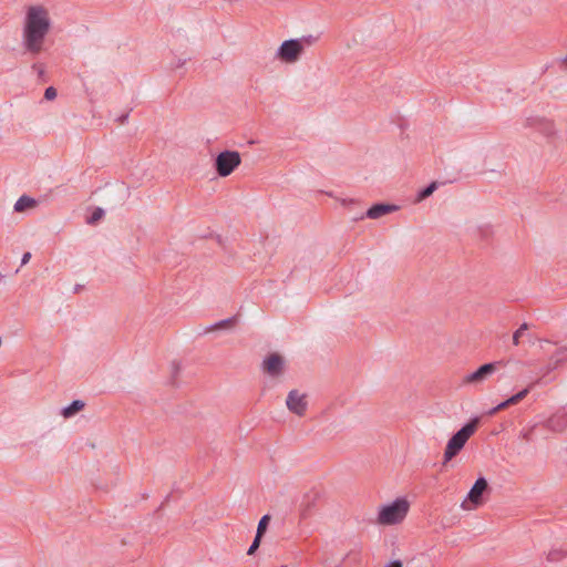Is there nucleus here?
I'll list each match as a JSON object with an SVG mask.
<instances>
[{"mask_svg": "<svg viewBox=\"0 0 567 567\" xmlns=\"http://www.w3.org/2000/svg\"><path fill=\"white\" fill-rule=\"evenodd\" d=\"M51 29L49 10L41 4L27 8L22 27V47L25 52L38 55L44 49Z\"/></svg>", "mask_w": 567, "mask_h": 567, "instance_id": "f257e3e1", "label": "nucleus"}, {"mask_svg": "<svg viewBox=\"0 0 567 567\" xmlns=\"http://www.w3.org/2000/svg\"><path fill=\"white\" fill-rule=\"evenodd\" d=\"M478 423L480 417H473L449 440L444 451V463L451 461L460 453L467 440L475 433Z\"/></svg>", "mask_w": 567, "mask_h": 567, "instance_id": "f03ea898", "label": "nucleus"}, {"mask_svg": "<svg viewBox=\"0 0 567 567\" xmlns=\"http://www.w3.org/2000/svg\"><path fill=\"white\" fill-rule=\"evenodd\" d=\"M410 504L404 497L396 498L391 504L383 506L378 514V523L381 525H395L408 515Z\"/></svg>", "mask_w": 567, "mask_h": 567, "instance_id": "7ed1b4c3", "label": "nucleus"}, {"mask_svg": "<svg viewBox=\"0 0 567 567\" xmlns=\"http://www.w3.org/2000/svg\"><path fill=\"white\" fill-rule=\"evenodd\" d=\"M241 163L237 151H224L215 159V169L220 177L229 176Z\"/></svg>", "mask_w": 567, "mask_h": 567, "instance_id": "20e7f679", "label": "nucleus"}, {"mask_svg": "<svg viewBox=\"0 0 567 567\" xmlns=\"http://www.w3.org/2000/svg\"><path fill=\"white\" fill-rule=\"evenodd\" d=\"M488 484L484 477H480L475 481L474 485L470 489L466 498L462 502L461 507L464 511H471L482 505L483 493L487 489Z\"/></svg>", "mask_w": 567, "mask_h": 567, "instance_id": "39448f33", "label": "nucleus"}, {"mask_svg": "<svg viewBox=\"0 0 567 567\" xmlns=\"http://www.w3.org/2000/svg\"><path fill=\"white\" fill-rule=\"evenodd\" d=\"M303 51V44L299 39L286 40L277 51V56L286 63H295Z\"/></svg>", "mask_w": 567, "mask_h": 567, "instance_id": "423d86ee", "label": "nucleus"}, {"mask_svg": "<svg viewBox=\"0 0 567 567\" xmlns=\"http://www.w3.org/2000/svg\"><path fill=\"white\" fill-rule=\"evenodd\" d=\"M502 362L495 361L481 365L476 371L466 374L463 378L464 384H480L484 382L489 375H492L497 367L501 365Z\"/></svg>", "mask_w": 567, "mask_h": 567, "instance_id": "0eeeda50", "label": "nucleus"}, {"mask_svg": "<svg viewBox=\"0 0 567 567\" xmlns=\"http://www.w3.org/2000/svg\"><path fill=\"white\" fill-rule=\"evenodd\" d=\"M286 405L291 413L302 416L305 415L308 406L307 398L299 391L291 390L288 393Z\"/></svg>", "mask_w": 567, "mask_h": 567, "instance_id": "6e6552de", "label": "nucleus"}, {"mask_svg": "<svg viewBox=\"0 0 567 567\" xmlns=\"http://www.w3.org/2000/svg\"><path fill=\"white\" fill-rule=\"evenodd\" d=\"M262 365L264 370L268 374H270L271 377H278L282 373L284 360L279 354L272 353L264 360Z\"/></svg>", "mask_w": 567, "mask_h": 567, "instance_id": "1a4fd4ad", "label": "nucleus"}, {"mask_svg": "<svg viewBox=\"0 0 567 567\" xmlns=\"http://www.w3.org/2000/svg\"><path fill=\"white\" fill-rule=\"evenodd\" d=\"M398 209H399V207L396 205L383 204V203L375 204L367 210L365 217L371 218V219H378L386 214L396 212Z\"/></svg>", "mask_w": 567, "mask_h": 567, "instance_id": "9d476101", "label": "nucleus"}, {"mask_svg": "<svg viewBox=\"0 0 567 567\" xmlns=\"http://www.w3.org/2000/svg\"><path fill=\"white\" fill-rule=\"evenodd\" d=\"M546 427L554 432H563L567 427V414L557 412L546 421Z\"/></svg>", "mask_w": 567, "mask_h": 567, "instance_id": "9b49d317", "label": "nucleus"}, {"mask_svg": "<svg viewBox=\"0 0 567 567\" xmlns=\"http://www.w3.org/2000/svg\"><path fill=\"white\" fill-rule=\"evenodd\" d=\"M84 405L85 404L83 401L74 400V401H72L71 404L63 408L61 413L65 419H69L71 416H73L75 413H78L79 411H81L84 408Z\"/></svg>", "mask_w": 567, "mask_h": 567, "instance_id": "f8f14e48", "label": "nucleus"}, {"mask_svg": "<svg viewBox=\"0 0 567 567\" xmlns=\"http://www.w3.org/2000/svg\"><path fill=\"white\" fill-rule=\"evenodd\" d=\"M35 200L29 196H21L14 204L16 212H23L25 208L34 206Z\"/></svg>", "mask_w": 567, "mask_h": 567, "instance_id": "ddd939ff", "label": "nucleus"}, {"mask_svg": "<svg viewBox=\"0 0 567 567\" xmlns=\"http://www.w3.org/2000/svg\"><path fill=\"white\" fill-rule=\"evenodd\" d=\"M437 188V184L435 182H432L430 185H427L425 188L421 189L416 195V202H422L425 198H427L430 195L433 194V192Z\"/></svg>", "mask_w": 567, "mask_h": 567, "instance_id": "4468645a", "label": "nucleus"}, {"mask_svg": "<svg viewBox=\"0 0 567 567\" xmlns=\"http://www.w3.org/2000/svg\"><path fill=\"white\" fill-rule=\"evenodd\" d=\"M269 520H270V516L269 515H264L259 523H258V526H257V532H256V535L259 536V537H262L264 534L266 533L267 530V526L269 524Z\"/></svg>", "mask_w": 567, "mask_h": 567, "instance_id": "2eb2a0df", "label": "nucleus"}, {"mask_svg": "<svg viewBox=\"0 0 567 567\" xmlns=\"http://www.w3.org/2000/svg\"><path fill=\"white\" fill-rule=\"evenodd\" d=\"M528 330V324L527 323H522L520 327L513 333V344L514 346H518L519 344V339L520 337L523 336V333Z\"/></svg>", "mask_w": 567, "mask_h": 567, "instance_id": "dca6fc26", "label": "nucleus"}, {"mask_svg": "<svg viewBox=\"0 0 567 567\" xmlns=\"http://www.w3.org/2000/svg\"><path fill=\"white\" fill-rule=\"evenodd\" d=\"M564 362H566V359H557L555 362L554 361H550L548 363V365H546L544 369H543V374L546 375L548 373H550L551 371L556 370L560 364H563Z\"/></svg>", "mask_w": 567, "mask_h": 567, "instance_id": "f3484780", "label": "nucleus"}, {"mask_svg": "<svg viewBox=\"0 0 567 567\" xmlns=\"http://www.w3.org/2000/svg\"><path fill=\"white\" fill-rule=\"evenodd\" d=\"M567 352V347H560L559 349L556 350V352L551 355L550 358V361H556L557 359H566L567 361V357L565 355V353Z\"/></svg>", "mask_w": 567, "mask_h": 567, "instance_id": "a211bd4d", "label": "nucleus"}, {"mask_svg": "<svg viewBox=\"0 0 567 567\" xmlns=\"http://www.w3.org/2000/svg\"><path fill=\"white\" fill-rule=\"evenodd\" d=\"M262 537H259V536H255L251 545L249 546L248 550H247V555H254L255 551L258 549L259 545H260V540H261Z\"/></svg>", "mask_w": 567, "mask_h": 567, "instance_id": "6ab92c4d", "label": "nucleus"}, {"mask_svg": "<svg viewBox=\"0 0 567 567\" xmlns=\"http://www.w3.org/2000/svg\"><path fill=\"white\" fill-rule=\"evenodd\" d=\"M534 384L535 383H530L527 388H525L522 391H519L516 394H514L516 400H517V402H520L523 399H525L527 396V394L529 393V391L532 390Z\"/></svg>", "mask_w": 567, "mask_h": 567, "instance_id": "aec40b11", "label": "nucleus"}, {"mask_svg": "<svg viewBox=\"0 0 567 567\" xmlns=\"http://www.w3.org/2000/svg\"><path fill=\"white\" fill-rule=\"evenodd\" d=\"M56 90L53 86H49L44 91V99L48 101H52L56 97Z\"/></svg>", "mask_w": 567, "mask_h": 567, "instance_id": "412c9836", "label": "nucleus"}, {"mask_svg": "<svg viewBox=\"0 0 567 567\" xmlns=\"http://www.w3.org/2000/svg\"><path fill=\"white\" fill-rule=\"evenodd\" d=\"M103 214H104L103 209L96 208L93 212L92 216L90 217L89 223H94V221L99 220L100 218H102Z\"/></svg>", "mask_w": 567, "mask_h": 567, "instance_id": "4be33fe9", "label": "nucleus"}, {"mask_svg": "<svg viewBox=\"0 0 567 567\" xmlns=\"http://www.w3.org/2000/svg\"><path fill=\"white\" fill-rule=\"evenodd\" d=\"M32 69L38 73L39 78L44 75V65L41 63H34Z\"/></svg>", "mask_w": 567, "mask_h": 567, "instance_id": "5701e85b", "label": "nucleus"}, {"mask_svg": "<svg viewBox=\"0 0 567 567\" xmlns=\"http://www.w3.org/2000/svg\"><path fill=\"white\" fill-rule=\"evenodd\" d=\"M235 321V318H229L217 322L214 328H224Z\"/></svg>", "mask_w": 567, "mask_h": 567, "instance_id": "b1692460", "label": "nucleus"}, {"mask_svg": "<svg viewBox=\"0 0 567 567\" xmlns=\"http://www.w3.org/2000/svg\"><path fill=\"white\" fill-rule=\"evenodd\" d=\"M30 258H31V252H24L22 258H21V265L28 264Z\"/></svg>", "mask_w": 567, "mask_h": 567, "instance_id": "393cba45", "label": "nucleus"}, {"mask_svg": "<svg viewBox=\"0 0 567 567\" xmlns=\"http://www.w3.org/2000/svg\"><path fill=\"white\" fill-rule=\"evenodd\" d=\"M384 567H402V563L400 560H393L386 564Z\"/></svg>", "mask_w": 567, "mask_h": 567, "instance_id": "a878e982", "label": "nucleus"}, {"mask_svg": "<svg viewBox=\"0 0 567 567\" xmlns=\"http://www.w3.org/2000/svg\"><path fill=\"white\" fill-rule=\"evenodd\" d=\"M505 401H506V403H507V405H508V406H509V405H513V404H517V403H518V402H517V400H516V398H515V395H512L511 398H508V399H507V400H505Z\"/></svg>", "mask_w": 567, "mask_h": 567, "instance_id": "bb28decb", "label": "nucleus"}, {"mask_svg": "<svg viewBox=\"0 0 567 567\" xmlns=\"http://www.w3.org/2000/svg\"><path fill=\"white\" fill-rule=\"evenodd\" d=\"M505 401H506V403H507V405H508V406H509V405H513V404H517V403H518V402H517V400H516V398H515V395H512L511 398H508V399H507V400H505Z\"/></svg>", "mask_w": 567, "mask_h": 567, "instance_id": "cd10ccee", "label": "nucleus"}, {"mask_svg": "<svg viewBox=\"0 0 567 567\" xmlns=\"http://www.w3.org/2000/svg\"><path fill=\"white\" fill-rule=\"evenodd\" d=\"M506 408H508V405H507L506 401H503V402H501V403L497 405L498 411L504 410V409H506Z\"/></svg>", "mask_w": 567, "mask_h": 567, "instance_id": "c85d7f7f", "label": "nucleus"}, {"mask_svg": "<svg viewBox=\"0 0 567 567\" xmlns=\"http://www.w3.org/2000/svg\"><path fill=\"white\" fill-rule=\"evenodd\" d=\"M498 412V409H497V405L492 408L488 412H487V415L492 416L494 414H496Z\"/></svg>", "mask_w": 567, "mask_h": 567, "instance_id": "c756f323", "label": "nucleus"}, {"mask_svg": "<svg viewBox=\"0 0 567 567\" xmlns=\"http://www.w3.org/2000/svg\"><path fill=\"white\" fill-rule=\"evenodd\" d=\"M186 60H178L177 63L174 65L175 69L182 68L185 64Z\"/></svg>", "mask_w": 567, "mask_h": 567, "instance_id": "7c9ffc66", "label": "nucleus"}, {"mask_svg": "<svg viewBox=\"0 0 567 567\" xmlns=\"http://www.w3.org/2000/svg\"><path fill=\"white\" fill-rule=\"evenodd\" d=\"M523 437H524L526 441H530V432H529V431L524 432V433H523Z\"/></svg>", "mask_w": 567, "mask_h": 567, "instance_id": "2f4dec72", "label": "nucleus"}, {"mask_svg": "<svg viewBox=\"0 0 567 567\" xmlns=\"http://www.w3.org/2000/svg\"><path fill=\"white\" fill-rule=\"evenodd\" d=\"M559 61L561 64H564L567 68V54L565 56H563Z\"/></svg>", "mask_w": 567, "mask_h": 567, "instance_id": "473e14b6", "label": "nucleus"}, {"mask_svg": "<svg viewBox=\"0 0 567 567\" xmlns=\"http://www.w3.org/2000/svg\"><path fill=\"white\" fill-rule=\"evenodd\" d=\"M347 203H353V200H352V199H349V200L343 199V200H342V204H343V205H346Z\"/></svg>", "mask_w": 567, "mask_h": 567, "instance_id": "72a5a7b5", "label": "nucleus"}]
</instances>
